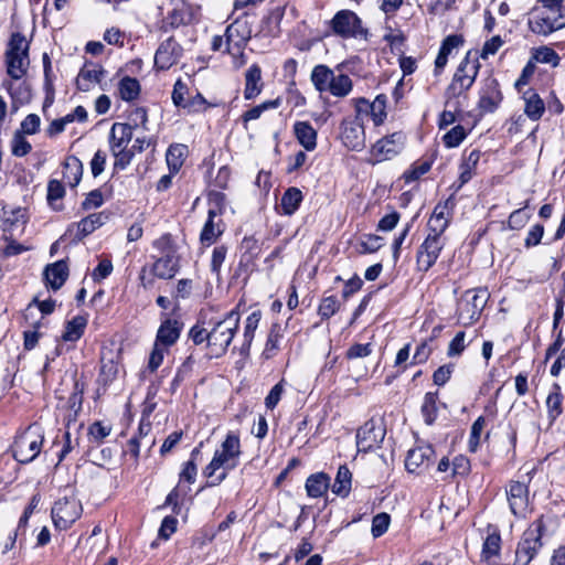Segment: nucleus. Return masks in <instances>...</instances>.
<instances>
[{
    "mask_svg": "<svg viewBox=\"0 0 565 565\" xmlns=\"http://www.w3.org/2000/svg\"><path fill=\"white\" fill-rule=\"evenodd\" d=\"M352 102L354 104L355 113L363 119L365 117H370L375 126H381L386 120V95L380 94L374 98L373 102H370L364 97L355 98Z\"/></svg>",
    "mask_w": 565,
    "mask_h": 565,
    "instance_id": "obj_11",
    "label": "nucleus"
},
{
    "mask_svg": "<svg viewBox=\"0 0 565 565\" xmlns=\"http://www.w3.org/2000/svg\"><path fill=\"white\" fill-rule=\"evenodd\" d=\"M444 245L443 237L427 235L417 253V265L420 270L427 271L436 263Z\"/></svg>",
    "mask_w": 565,
    "mask_h": 565,
    "instance_id": "obj_15",
    "label": "nucleus"
},
{
    "mask_svg": "<svg viewBox=\"0 0 565 565\" xmlns=\"http://www.w3.org/2000/svg\"><path fill=\"white\" fill-rule=\"evenodd\" d=\"M25 223L26 213L24 209L17 207L11 210H3L1 227L4 233L14 235L17 231L22 232Z\"/></svg>",
    "mask_w": 565,
    "mask_h": 565,
    "instance_id": "obj_24",
    "label": "nucleus"
},
{
    "mask_svg": "<svg viewBox=\"0 0 565 565\" xmlns=\"http://www.w3.org/2000/svg\"><path fill=\"white\" fill-rule=\"evenodd\" d=\"M535 58L540 63L551 64L554 67H556L561 61L558 54L553 49L546 46L536 51Z\"/></svg>",
    "mask_w": 565,
    "mask_h": 565,
    "instance_id": "obj_54",
    "label": "nucleus"
},
{
    "mask_svg": "<svg viewBox=\"0 0 565 565\" xmlns=\"http://www.w3.org/2000/svg\"><path fill=\"white\" fill-rule=\"evenodd\" d=\"M547 416L553 423L563 412V395L558 384H553L546 397Z\"/></svg>",
    "mask_w": 565,
    "mask_h": 565,
    "instance_id": "obj_35",
    "label": "nucleus"
},
{
    "mask_svg": "<svg viewBox=\"0 0 565 565\" xmlns=\"http://www.w3.org/2000/svg\"><path fill=\"white\" fill-rule=\"evenodd\" d=\"M353 89L352 79L347 74H333V79L330 84V93L334 97H347Z\"/></svg>",
    "mask_w": 565,
    "mask_h": 565,
    "instance_id": "obj_39",
    "label": "nucleus"
},
{
    "mask_svg": "<svg viewBox=\"0 0 565 565\" xmlns=\"http://www.w3.org/2000/svg\"><path fill=\"white\" fill-rule=\"evenodd\" d=\"M539 2L542 4V11L555 20L556 28H565L564 0H539Z\"/></svg>",
    "mask_w": 565,
    "mask_h": 565,
    "instance_id": "obj_32",
    "label": "nucleus"
},
{
    "mask_svg": "<svg viewBox=\"0 0 565 565\" xmlns=\"http://www.w3.org/2000/svg\"><path fill=\"white\" fill-rule=\"evenodd\" d=\"M220 213V211L217 212L213 209L209 210L207 220L200 235V239L203 245L210 246L214 244L224 232V224L222 220L218 218V221H215V217Z\"/></svg>",
    "mask_w": 565,
    "mask_h": 565,
    "instance_id": "obj_22",
    "label": "nucleus"
},
{
    "mask_svg": "<svg viewBox=\"0 0 565 565\" xmlns=\"http://www.w3.org/2000/svg\"><path fill=\"white\" fill-rule=\"evenodd\" d=\"M188 93V87L185 83H183L181 79H178L174 83L173 90H172V102L178 107H185L188 100H185V95Z\"/></svg>",
    "mask_w": 565,
    "mask_h": 565,
    "instance_id": "obj_60",
    "label": "nucleus"
},
{
    "mask_svg": "<svg viewBox=\"0 0 565 565\" xmlns=\"http://www.w3.org/2000/svg\"><path fill=\"white\" fill-rule=\"evenodd\" d=\"M132 139L131 124L115 122L109 134V148L115 158L114 167L124 170L134 157V150L128 148Z\"/></svg>",
    "mask_w": 565,
    "mask_h": 565,
    "instance_id": "obj_4",
    "label": "nucleus"
},
{
    "mask_svg": "<svg viewBox=\"0 0 565 565\" xmlns=\"http://www.w3.org/2000/svg\"><path fill=\"white\" fill-rule=\"evenodd\" d=\"M466 135V130L462 126H455L444 136V143L447 148H455L463 141Z\"/></svg>",
    "mask_w": 565,
    "mask_h": 565,
    "instance_id": "obj_51",
    "label": "nucleus"
},
{
    "mask_svg": "<svg viewBox=\"0 0 565 565\" xmlns=\"http://www.w3.org/2000/svg\"><path fill=\"white\" fill-rule=\"evenodd\" d=\"M278 105H279L278 100L265 102V103L257 105V106L250 108L249 110H247L243 115V118L245 121L258 119L265 110L276 108V107H278Z\"/></svg>",
    "mask_w": 565,
    "mask_h": 565,
    "instance_id": "obj_53",
    "label": "nucleus"
},
{
    "mask_svg": "<svg viewBox=\"0 0 565 565\" xmlns=\"http://www.w3.org/2000/svg\"><path fill=\"white\" fill-rule=\"evenodd\" d=\"M181 330L182 324L178 320L169 318L166 319L161 322L158 329L156 343H158V345L170 348L180 338Z\"/></svg>",
    "mask_w": 565,
    "mask_h": 565,
    "instance_id": "obj_21",
    "label": "nucleus"
},
{
    "mask_svg": "<svg viewBox=\"0 0 565 565\" xmlns=\"http://www.w3.org/2000/svg\"><path fill=\"white\" fill-rule=\"evenodd\" d=\"M530 30L539 35H550L553 32L561 30L556 28L555 20L551 19L541 8L534 9L531 18L529 19Z\"/></svg>",
    "mask_w": 565,
    "mask_h": 565,
    "instance_id": "obj_23",
    "label": "nucleus"
},
{
    "mask_svg": "<svg viewBox=\"0 0 565 565\" xmlns=\"http://www.w3.org/2000/svg\"><path fill=\"white\" fill-rule=\"evenodd\" d=\"M282 335L284 330L281 326L278 323L273 324L263 351V356L265 359H271L277 354Z\"/></svg>",
    "mask_w": 565,
    "mask_h": 565,
    "instance_id": "obj_40",
    "label": "nucleus"
},
{
    "mask_svg": "<svg viewBox=\"0 0 565 565\" xmlns=\"http://www.w3.org/2000/svg\"><path fill=\"white\" fill-rule=\"evenodd\" d=\"M330 486V477L327 473L318 472L308 477L306 490L309 497H322Z\"/></svg>",
    "mask_w": 565,
    "mask_h": 565,
    "instance_id": "obj_33",
    "label": "nucleus"
},
{
    "mask_svg": "<svg viewBox=\"0 0 565 565\" xmlns=\"http://www.w3.org/2000/svg\"><path fill=\"white\" fill-rule=\"evenodd\" d=\"M478 71V61L476 58L470 60V53H468L455 73L452 82L448 87V92L452 95H460L468 90L475 83Z\"/></svg>",
    "mask_w": 565,
    "mask_h": 565,
    "instance_id": "obj_10",
    "label": "nucleus"
},
{
    "mask_svg": "<svg viewBox=\"0 0 565 565\" xmlns=\"http://www.w3.org/2000/svg\"><path fill=\"white\" fill-rule=\"evenodd\" d=\"M430 169L429 162H422L414 166L412 169L404 172V179L407 183L418 180L422 175L427 173Z\"/></svg>",
    "mask_w": 565,
    "mask_h": 565,
    "instance_id": "obj_62",
    "label": "nucleus"
},
{
    "mask_svg": "<svg viewBox=\"0 0 565 565\" xmlns=\"http://www.w3.org/2000/svg\"><path fill=\"white\" fill-rule=\"evenodd\" d=\"M263 89L262 70L258 65L254 64L245 73V99H254Z\"/></svg>",
    "mask_w": 565,
    "mask_h": 565,
    "instance_id": "obj_27",
    "label": "nucleus"
},
{
    "mask_svg": "<svg viewBox=\"0 0 565 565\" xmlns=\"http://www.w3.org/2000/svg\"><path fill=\"white\" fill-rule=\"evenodd\" d=\"M529 218H530V216L524 211V209H518L510 214L509 220H508V226L511 230H515V231L521 230L525 226Z\"/></svg>",
    "mask_w": 565,
    "mask_h": 565,
    "instance_id": "obj_57",
    "label": "nucleus"
},
{
    "mask_svg": "<svg viewBox=\"0 0 565 565\" xmlns=\"http://www.w3.org/2000/svg\"><path fill=\"white\" fill-rule=\"evenodd\" d=\"M334 72L327 65H317L311 72V82L319 93H328Z\"/></svg>",
    "mask_w": 565,
    "mask_h": 565,
    "instance_id": "obj_31",
    "label": "nucleus"
},
{
    "mask_svg": "<svg viewBox=\"0 0 565 565\" xmlns=\"http://www.w3.org/2000/svg\"><path fill=\"white\" fill-rule=\"evenodd\" d=\"M331 25L333 32L342 38H356L366 33L360 18L350 10L339 11L333 17Z\"/></svg>",
    "mask_w": 565,
    "mask_h": 565,
    "instance_id": "obj_13",
    "label": "nucleus"
},
{
    "mask_svg": "<svg viewBox=\"0 0 565 565\" xmlns=\"http://www.w3.org/2000/svg\"><path fill=\"white\" fill-rule=\"evenodd\" d=\"M67 276L68 267L64 260H58L49 265L44 270L45 281L54 290H57L63 286Z\"/></svg>",
    "mask_w": 565,
    "mask_h": 565,
    "instance_id": "obj_26",
    "label": "nucleus"
},
{
    "mask_svg": "<svg viewBox=\"0 0 565 565\" xmlns=\"http://www.w3.org/2000/svg\"><path fill=\"white\" fill-rule=\"evenodd\" d=\"M86 326L87 319L85 317H74L71 321L67 322L65 327V331L62 335L63 340L67 342L77 341L83 335Z\"/></svg>",
    "mask_w": 565,
    "mask_h": 565,
    "instance_id": "obj_44",
    "label": "nucleus"
},
{
    "mask_svg": "<svg viewBox=\"0 0 565 565\" xmlns=\"http://www.w3.org/2000/svg\"><path fill=\"white\" fill-rule=\"evenodd\" d=\"M364 119L355 113L354 117H347L340 124V138L343 145L351 150L360 151L365 147Z\"/></svg>",
    "mask_w": 565,
    "mask_h": 565,
    "instance_id": "obj_9",
    "label": "nucleus"
},
{
    "mask_svg": "<svg viewBox=\"0 0 565 565\" xmlns=\"http://www.w3.org/2000/svg\"><path fill=\"white\" fill-rule=\"evenodd\" d=\"M507 495L512 513L514 515H524L529 507L527 486L519 481H512Z\"/></svg>",
    "mask_w": 565,
    "mask_h": 565,
    "instance_id": "obj_19",
    "label": "nucleus"
},
{
    "mask_svg": "<svg viewBox=\"0 0 565 565\" xmlns=\"http://www.w3.org/2000/svg\"><path fill=\"white\" fill-rule=\"evenodd\" d=\"M110 431L111 427L109 425H104L102 422H95L89 427V435L97 443L103 441L107 436H109Z\"/></svg>",
    "mask_w": 565,
    "mask_h": 565,
    "instance_id": "obj_63",
    "label": "nucleus"
},
{
    "mask_svg": "<svg viewBox=\"0 0 565 565\" xmlns=\"http://www.w3.org/2000/svg\"><path fill=\"white\" fill-rule=\"evenodd\" d=\"M30 151L31 143L21 134H15L12 140V153L18 157H23Z\"/></svg>",
    "mask_w": 565,
    "mask_h": 565,
    "instance_id": "obj_61",
    "label": "nucleus"
},
{
    "mask_svg": "<svg viewBox=\"0 0 565 565\" xmlns=\"http://www.w3.org/2000/svg\"><path fill=\"white\" fill-rule=\"evenodd\" d=\"M119 97L125 102L136 100L141 92L140 83L137 78L124 76L117 85Z\"/></svg>",
    "mask_w": 565,
    "mask_h": 565,
    "instance_id": "obj_34",
    "label": "nucleus"
},
{
    "mask_svg": "<svg viewBox=\"0 0 565 565\" xmlns=\"http://www.w3.org/2000/svg\"><path fill=\"white\" fill-rule=\"evenodd\" d=\"M543 531L544 523L542 519L533 522L526 529L518 545L514 565H527L533 559L537 551L542 547L541 539Z\"/></svg>",
    "mask_w": 565,
    "mask_h": 565,
    "instance_id": "obj_7",
    "label": "nucleus"
},
{
    "mask_svg": "<svg viewBox=\"0 0 565 565\" xmlns=\"http://www.w3.org/2000/svg\"><path fill=\"white\" fill-rule=\"evenodd\" d=\"M385 427L381 420L370 419L356 433L359 451H370L380 446L385 437Z\"/></svg>",
    "mask_w": 565,
    "mask_h": 565,
    "instance_id": "obj_12",
    "label": "nucleus"
},
{
    "mask_svg": "<svg viewBox=\"0 0 565 565\" xmlns=\"http://www.w3.org/2000/svg\"><path fill=\"white\" fill-rule=\"evenodd\" d=\"M107 221L108 214L106 212L93 213L78 222L77 228L83 236H87Z\"/></svg>",
    "mask_w": 565,
    "mask_h": 565,
    "instance_id": "obj_42",
    "label": "nucleus"
},
{
    "mask_svg": "<svg viewBox=\"0 0 565 565\" xmlns=\"http://www.w3.org/2000/svg\"><path fill=\"white\" fill-rule=\"evenodd\" d=\"M501 550V537L499 533L492 532L487 535L482 545L481 558L491 562L499 556Z\"/></svg>",
    "mask_w": 565,
    "mask_h": 565,
    "instance_id": "obj_45",
    "label": "nucleus"
},
{
    "mask_svg": "<svg viewBox=\"0 0 565 565\" xmlns=\"http://www.w3.org/2000/svg\"><path fill=\"white\" fill-rule=\"evenodd\" d=\"M260 318V311H254L246 318L244 327V347H246L247 349H249L253 342L255 331L258 328Z\"/></svg>",
    "mask_w": 565,
    "mask_h": 565,
    "instance_id": "obj_47",
    "label": "nucleus"
},
{
    "mask_svg": "<svg viewBox=\"0 0 565 565\" xmlns=\"http://www.w3.org/2000/svg\"><path fill=\"white\" fill-rule=\"evenodd\" d=\"M241 455L239 437L230 431L203 470L204 476L209 479V486L215 487L222 483L228 472L238 466Z\"/></svg>",
    "mask_w": 565,
    "mask_h": 565,
    "instance_id": "obj_1",
    "label": "nucleus"
},
{
    "mask_svg": "<svg viewBox=\"0 0 565 565\" xmlns=\"http://www.w3.org/2000/svg\"><path fill=\"white\" fill-rule=\"evenodd\" d=\"M435 451L430 445H423L411 449L407 454L405 467L409 472H420L427 468Z\"/></svg>",
    "mask_w": 565,
    "mask_h": 565,
    "instance_id": "obj_20",
    "label": "nucleus"
},
{
    "mask_svg": "<svg viewBox=\"0 0 565 565\" xmlns=\"http://www.w3.org/2000/svg\"><path fill=\"white\" fill-rule=\"evenodd\" d=\"M480 157L481 152L475 149L463 158L462 163L460 164L459 188L471 180Z\"/></svg>",
    "mask_w": 565,
    "mask_h": 565,
    "instance_id": "obj_38",
    "label": "nucleus"
},
{
    "mask_svg": "<svg viewBox=\"0 0 565 565\" xmlns=\"http://www.w3.org/2000/svg\"><path fill=\"white\" fill-rule=\"evenodd\" d=\"M294 134L298 142L307 150L312 151L317 146V131L308 121H297Z\"/></svg>",
    "mask_w": 565,
    "mask_h": 565,
    "instance_id": "obj_28",
    "label": "nucleus"
},
{
    "mask_svg": "<svg viewBox=\"0 0 565 565\" xmlns=\"http://www.w3.org/2000/svg\"><path fill=\"white\" fill-rule=\"evenodd\" d=\"M182 49L172 38L163 41L154 55V65L160 70H169L178 63Z\"/></svg>",
    "mask_w": 565,
    "mask_h": 565,
    "instance_id": "obj_17",
    "label": "nucleus"
},
{
    "mask_svg": "<svg viewBox=\"0 0 565 565\" xmlns=\"http://www.w3.org/2000/svg\"><path fill=\"white\" fill-rule=\"evenodd\" d=\"M285 392V381H279L268 393L265 398V405L268 409H274L279 403L282 394Z\"/></svg>",
    "mask_w": 565,
    "mask_h": 565,
    "instance_id": "obj_55",
    "label": "nucleus"
},
{
    "mask_svg": "<svg viewBox=\"0 0 565 565\" xmlns=\"http://www.w3.org/2000/svg\"><path fill=\"white\" fill-rule=\"evenodd\" d=\"M148 115L147 110L143 107H137L132 109L129 114V122L132 126V130L135 128L141 127L142 129H147Z\"/></svg>",
    "mask_w": 565,
    "mask_h": 565,
    "instance_id": "obj_59",
    "label": "nucleus"
},
{
    "mask_svg": "<svg viewBox=\"0 0 565 565\" xmlns=\"http://www.w3.org/2000/svg\"><path fill=\"white\" fill-rule=\"evenodd\" d=\"M3 86L9 92L13 99V105H23L30 102L31 99V90L28 85L20 84L17 88H14L13 83L10 81H6Z\"/></svg>",
    "mask_w": 565,
    "mask_h": 565,
    "instance_id": "obj_46",
    "label": "nucleus"
},
{
    "mask_svg": "<svg viewBox=\"0 0 565 565\" xmlns=\"http://www.w3.org/2000/svg\"><path fill=\"white\" fill-rule=\"evenodd\" d=\"M64 194H65V190H64L62 182H60L57 180H51L49 182L47 201L50 202L51 205H53V203L55 201L61 200L64 196Z\"/></svg>",
    "mask_w": 565,
    "mask_h": 565,
    "instance_id": "obj_64",
    "label": "nucleus"
},
{
    "mask_svg": "<svg viewBox=\"0 0 565 565\" xmlns=\"http://www.w3.org/2000/svg\"><path fill=\"white\" fill-rule=\"evenodd\" d=\"M352 486V473L347 466H340L332 484V492L339 497L349 495Z\"/></svg>",
    "mask_w": 565,
    "mask_h": 565,
    "instance_id": "obj_37",
    "label": "nucleus"
},
{
    "mask_svg": "<svg viewBox=\"0 0 565 565\" xmlns=\"http://www.w3.org/2000/svg\"><path fill=\"white\" fill-rule=\"evenodd\" d=\"M524 113L532 120H539L544 111L545 104L539 94L533 89L523 93Z\"/></svg>",
    "mask_w": 565,
    "mask_h": 565,
    "instance_id": "obj_29",
    "label": "nucleus"
},
{
    "mask_svg": "<svg viewBox=\"0 0 565 565\" xmlns=\"http://www.w3.org/2000/svg\"><path fill=\"white\" fill-rule=\"evenodd\" d=\"M83 174V164L76 157L66 158L63 164V181L71 188L76 186Z\"/></svg>",
    "mask_w": 565,
    "mask_h": 565,
    "instance_id": "obj_30",
    "label": "nucleus"
},
{
    "mask_svg": "<svg viewBox=\"0 0 565 565\" xmlns=\"http://www.w3.org/2000/svg\"><path fill=\"white\" fill-rule=\"evenodd\" d=\"M82 514V504L74 494L58 499L52 508L54 525L60 530L68 529Z\"/></svg>",
    "mask_w": 565,
    "mask_h": 565,
    "instance_id": "obj_8",
    "label": "nucleus"
},
{
    "mask_svg": "<svg viewBox=\"0 0 565 565\" xmlns=\"http://www.w3.org/2000/svg\"><path fill=\"white\" fill-rule=\"evenodd\" d=\"M241 321L237 310H231L224 319L217 321L210 331L209 348L214 356L223 355L231 344Z\"/></svg>",
    "mask_w": 565,
    "mask_h": 565,
    "instance_id": "obj_3",
    "label": "nucleus"
},
{
    "mask_svg": "<svg viewBox=\"0 0 565 565\" xmlns=\"http://www.w3.org/2000/svg\"><path fill=\"white\" fill-rule=\"evenodd\" d=\"M437 394L436 393H426L424 397V402L422 405V413L425 417V422L427 424H431L436 418L437 413Z\"/></svg>",
    "mask_w": 565,
    "mask_h": 565,
    "instance_id": "obj_48",
    "label": "nucleus"
},
{
    "mask_svg": "<svg viewBox=\"0 0 565 565\" xmlns=\"http://www.w3.org/2000/svg\"><path fill=\"white\" fill-rule=\"evenodd\" d=\"M44 440L43 429L34 424L17 436L13 445V457L21 463H29L41 452Z\"/></svg>",
    "mask_w": 565,
    "mask_h": 565,
    "instance_id": "obj_5",
    "label": "nucleus"
},
{
    "mask_svg": "<svg viewBox=\"0 0 565 565\" xmlns=\"http://www.w3.org/2000/svg\"><path fill=\"white\" fill-rule=\"evenodd\" d=\"M168 352V348L163 345H158L154 342L153 349L149 356L148 369L151 372H154L162 363L164 354Z\"/></svg>",
    "mask_w": 565,
    "mask_h": 565,
    "instance_id": "obj_58",
    "label": "nucleus"
},
{
    "mask_svg": "<svg viewBox=\"0 0 565 565\" xmlns=\"http://www.w3.org/2000/svg\"><path fill=\"white\" fill-rule=\"evenodd\" d=\"M340 308V303L334 296L326 297L322 299L319 306V315L323 319H328L333 316Z\"/></svg>",
    "mask_w": 565,
    "mask_h": 565,
    "instance_id": "obj_52",
    "label": "nucleus"
},
{
    "mask_svg": "<svg viewBox=\"0 0 565 565\" xmlns=\"http://www.w3.org/2000/svg\"><path fill=\"white\" fill-rule=\"evenodd\" d=\"M30 43L21 33H13L6 50L7 73L12 79H21L30 66Z\"/></svg>",
    "mask_w": 565,
    "mask_h": 565,
    "instance_id": "obj_2",
    "label": "nucleus"
},
{
    "mask_svg": "<svg viewBox=\"0 0 565 565\" xmlns=\"http://www.w3.org/2000/svg\"><path fill=\"white\" fill-rule=\"evenodd\" d=\"M188 156V148L184 145H172L167 151V163L171 172L177 173Z\"/></svg>",
    "mask_w": 565,
    "mask_h": 565,
    "instance_id": "obj_43",
    "label": "nucleus"
},
{
    "mask_svg": "<svg viewBox=\"0 0 565 565\" xmlns=\"http://www.w3.org/2000/svg\"><path fill=\"white\" fill-rule=\"evenodd\" d=\"M486 426L484 417H478L471 426L470 437L468 440V449L471 452H476L480 445L481 433Z\"/></svg>",
    "mask_w": 565,
    "mask_h": 565,
    "instance_id": "obj_49",
    "label": "nucleus"
},
{
    "mask_svg": "<svg viewBox=\"0 0 565 565\" xmlns=\"http://www.w3.org/2000/svg\"><path fill=\"white\" fill-rule=\"evenodd\" d=\"M391 518L387 513L382 512L376 514L372 520L371 532L374 537L382 536L390 526Z\"/></svg>",
    "mask_w": 565,
    "mask_h": 565,
    "instance_id": "obj_50",
    "label": "nucleus"
},
{
    "mask_svg": "<svg viewBox=\"0 0 565 565\" xmlns=\"http://www.w3.org/2000/svg\"><path fill=\"white\" fill-rule=\"evenodd\" d=\"M502 102V94L495 78L489 77L484 81L480 90L478 106L484 113H493Z\"/></svg>",
    "mask_w": 565,
    "mask_h": 565,
    "instance_id": "obj_18",
    "label": "nucleus"
},
{
    "mask_svg": "<svg viewBox=\"0 0 565 565\" xmlns=\"http://www.w3.org/2000/svg\"><path fill=\"white\" fill-rule=\"evenodd\" d=\"M489 294L486 289H470L462 294L457 305V319L463 327L476 322L487 305Z\"/></svg>",
    "mask_w": 565,
    "mask_h": 565,
    "instance_id": "obj_6",
    "label": "nucleus"
},
{
    "mask_svg": "<svg viewBox=\"0 0 565 565\" xmlns=\"http://www.w3.org/2000/svg\"><path fill=\"white\" fill-rule=\"evenodd\" d=\"M302 201V193L297 188H289L281 198L280 207L285 215H292Z\"/></svg>",
    "mask_w": 565,
    "mask_h": 565,
    "instance_id": "obj_41",
    "label": "nucleus"
},
{
    "mask_svg": "<svg viewBox=\"0 0 565 565\" xmlns=\"http://www.w3.org/2000/svg\"><path fill=\"white\" fill-rule=\"evenodd\" d=\"M405 137L402 132H394L377 140L371 148V157L374 162L390 160L403 149Z\"/></svg>",
    "mask_w": 565,
    "mask_h": 565,
    "instance_id": "obj_14",
    "label": "nucleus"
},
{
    "mask_svg": "<svg viewBox=\"0 0 565 565\" xmlns=\"http://www.w3.org/2000/svg\"><path fill=\"white\" fill-rule=\"evenodd\" d=\"M465 338L466 333L463 331L456 333L454 339L448 344L447 355L449 358L459 356L465 351Z\"/></svg>",
    "mask_w": 565,
    "mask_h": 565,
    "instance_id": "obj_56",
    "label": "nucleus"
},
{
    "mask_svg": "<svg viewBox=\"0 0 565 565\" xmlns=\"http://www.w3.org/2000/svg\"><path fill=\"white\" fill-rule=\"evenodd\" d=\"M151 271L160 279H171L177 274V260L170 255L161 257L154 262Z\"/></svg>",
    "mask_w": 565,
    "mask_h": 565,
    "instance_id": "obj_36",
    "label": "nucleus"
},
{
    "mask_svg": "<svg viewBox=\"0 0 565 565\" xmlns=\"http://www.w3.org/2000/svg\"><path fill=\"white\" fill-rule=\"evenodd\" d=\"M104 74L105 71L99 65H85L76 78V85L78 89L88 92L94 84L103 79Z\"/></svg>",
    "mask_w": 565,
    "mask_h": 565,
    "instance_id": "obj_25",
    "label": "nucleus"
},
{
    "mask_svg": "<svg viewBox=\"0 0 565 565\" xmlns=\"http://www.w3.org/2000/svg\"><path fill=\"white\" fill-rule=\"evenodd\" d=\"M225 38L226 51L233 56L241 55L249 39V31L247 30L246 23L235 21L230 24L226 28Z\"/></svg>",
    "mask_w": 565,
    "mask_h": 565,
    "instance_id": "obj_16",
    "label": "nucleus"
}]
</instances>
